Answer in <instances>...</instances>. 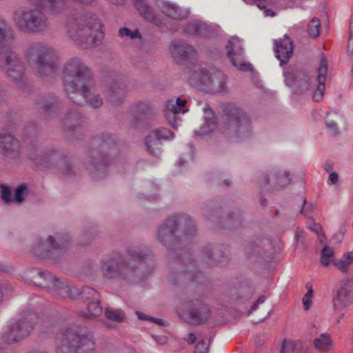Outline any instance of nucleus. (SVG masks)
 Listing matches in <instances>:
<instances>
[{
  "mask_svg": "<svg viewBox=\"0 0 353 353\" xmlns=\"http://www.w3.org/2000/svg\"><path fill=\"white\" fill-rule=\"evenodd\" d=\"M63 81L65 92L75 104L81 105L88 100L94 108L101 105L103 101L94 93L95 87L90 70L81 59L74 57L65 63Z\"/></svg>",
  "mask_w": 353,
  "mask_h": 353,
  "instance_id": "1",
  "label": "nucleus"
},
{
  "mask_svg": "<svg viewBox=\"0 0 353 353\" xmlns=\"http://www.w3.org/2000/svg\"><path fill=\"white\" fill-rule=\"evenodd\" d=\"M154 268V261L150 255L143 254L137 249L128 250L127 260L123 261L119 254H114L101 261V270L106 279H127L139 272H150Z\"/></svg>",
  "mask_w": 353,
  "mask_h": 353,
  "instance_id": "2",
  "label": "nucleus"
},
{
  "mask_svg": "<svg viewBox=\"0 0 353 353\" xmlns=\"http://www.w3.org/2000/svg\"><path fill=\"white\" fill-rule=\"evenodd\" d=\"M25 57L31 68L40 77L54 74L59 68V56L57 52L45 43L37 42L30 45L25 50Z\"/></svg>",
  "mask_w": 353,
  "mask_h": 353,
  "instance_id": "3",
  "label": "nucleus"
},
{
  "mask_svg": "<svg viewBox=\"0 0 353 353\" xmlns=\"http://www.w3.org/2000/svg\"><path fill=\"white\" fill-rule=\"evenodd\" d=\"M317 72V78L312 81L303 73L295 75L292 72H286L284 74L285 81L286 85L293 88L296 93L312 91L313 100L319 101L324 95L325 81L327 72V65L325 58L321 59Z\"/></svg>",
  "mask_w": 353,
  "mask_h": 353,
  "instance_id": "4",
  "label": "nucleus"
},
{
  "mask_svg": "<svg viewBox=\"0 0 353 353\" xmlns=\"http://www.w3.org/2000/svg\"><path fill=\"white\" fill-rule=\"evenodd\" d=\"M8 23L0 16V68L15 81L22 80L24 66L16 52L10 48V41L6 36Z\"/></svg>",
  "mask_w": 353,
  "mask_h": 353,
  "instance_id": "5",
  "label": "nucleus"
},
{
  "mask_svg": "<svg viewBox=\"0 0 353 353\" xmlns=\"http://www.w3.org/2000/svg\"><path fill=\"white\" fill-rule=\"evenodd\" d=\"M83 19L71 18L67 23L68 34L69 37L83 48H87L96 43V37L103 35V26L94 17H90L86 26L81 22Z\"/></svg>",
  "mask_w": 353,
  "mask_h": 353,
  "instance_id": "6",
  "label": "nucleus"
},
{
  "mask_svg": "<svg viewBox=\"0 0 353 353\" xmlns=\"http://www.w3.org/2000/svg\"><path fill=\"white\" fill-rule=\"evenodd\" d=\"M57 340V353H89L94 348L92 335L69 328L59 332Z\"/></svg>",
  "mask_w": 353,
  "mask_h": 353,
  "instance_id": "7",
  "label": "nucleus"
},
{
  "mask_svg": "<svg viewBox=\"0 0 353 353\" xmlns=\"http://www.w3.org/2000/svg\"><path fill=\"white\" fill-rule=\"evenodd\" d=\"M225 116V130L234 137L243 139L248 137L251 132L250 121L248 115L233 104L223 105Z\"/></svg>",
  "mask_w": 353,
  "mask_h": 353,
  "instance_id": "8",
  "label": "nucleus"
},
{
  "mask_svg": "<svg viewBox=\"0 0 353 353\" xmlns=\"http://www.w3.org/2000/svg\"><path fill=\"white\" fill-rule=\"evenodd\" d=\"M15 26L22 32H39L48 27V20L44 14L38 9L20 8L13 15Z\"/></svg>",
  "mask_w": 353,
  "mask_h": 353,
  "instance_id": "9",
  "label": "nucleus"
},
{
  "mask_svg": "<svg viewBox=\"0 0 353 353\" xmlns=\"http://www.w3.org/2000/svg\"><path fill=\"white\" fill-rule=\"evenodd\" d=\"M179 230H181L185 236H192L196 231L194 223L189 216L174 215L160 226L157 233L158 238L163 243L170 241L174 237L175 232Z\"/></svg>",
  "mask_w": 353,
  "mask_h": 353,
  "instance_id": "10",
  "label": "nucleus"
},
{
  "mask_svg": "<svg viewBox=\"0 0 353 353\" xmlns=\"http://www.w3.org/2000/svg\"><path fill=\"white\" fill-rule=\"evenodd\" d=\"M190 82L194 86L212 93L225 91L226 88L225 74L214 68L202 69L199 74H194L190 78Z\"/></svg>",
  "mask_w": 353,
  "mask_h": 353,
  "instance_id": "11",
  "label": "nucleus"
},
{
  "mask_svg": "<svg viewBox=\"0 0 353 353\" xmlns=\"http://www.w3.org/2000/svg\"><path fill=\"white\" fill-rule=\"evenodd\" d=\"M37 275L43 279V282L37 285L47 289L54 297L74 299L79 296L78 288L70 286L67 281H60L49 272H39Z\"/></svg>",
  "mask_w": 353,
  "mask_h": 353,
  "instance_id": "12",
  "label": "nucleus"
},
{
  "mask_svg": "<svg viewBox=\"0 0 353 353\" xmlns=\"http://www.w3.org/2000/svg\"><path fill=\"white\" fill-rule=\"evenodd\" d=\"M38 315L33 312H28L13 324L9 331L3 333V340L8 343H12L21 340L29 335L34 326L39 322Z\"/></svg>",
  "mask_w": 353,
  "mask_h": 353,
  "instance_id": "13",
  "label": "nucleus"
},
{
  "mask_svg": "<svg viewBox=\"0 0 353 353\" xmlns=\"http://www.w3.org/2000/svg\"><path fill=\"white\" fill-rule=\"evenodd\" d=\"M353 303V284L350 280L341 281L334 292L332 305L334 311L343 312Z\"/></svg>",
  "mask_w": 353,
  "mask_h": 353,
  "instance_id": "14",
  "label": "nucleus"
},
{
  "mask_svg": "<svg viewBox=\"0 0 353 353\" xmlns=\"http://www.w3.org/2000/svg\"><path fill=\"white\" fill-rule=\"evenodd\" d=\"M190 310L187 312H179V315L183 321L191 324L205 323L210 316V310L203 302L196 299L188 303Z\"/></svg>",
  "mask_w": 353,
  "mask_h": 353,
  "instance_id": "15",
  "label": "nucleus"
},
{
  "mask_svg": "<svg viewBox=\"0 0 353 353\" xmlns=\"http://www.w3.org/2000/svg\"><path fill=\"white\" fill-rule=\"evenodd\" d=\"M80 294L82 299L88 301L86 311L81 312V315L83 318L91 319L101 314L103 309L99 299V294L94 289L84 287L81 292L79 291Z\"/></svg>",
  "mask_w": 353,
  "mask_h": 353,
  "instance_id": "16",
  "label": "nucleus"
},
{
  "mask_svg": "<svg viewBox=\"0 0 353 353\" xmlns=\"http://www.w3.org/2000/svg\"><path fill=\"white\" fill-rule=\"evenodd\" d=\"M174 134L168 129L165 128H157L150 132L145 139V146L148 152L155 157L161 153L160 145L162 141L172 139Z\"/></svg>",
  "mask_w": 353,
  "mask_h": 353,
  "instance_id": "17",
  "label": "nucleus"
},
{
  "mask_svg": "<svg viewBox=\"0 0 353 353\" xmlns=\"http://www.w3.org/2000/svg\"><path fill=\"white\" fill-rule=\"evenodd\" d=\"M226 48L228 57L234 67L242 71L252 70V65L244 61L243 50L238 39L229 41Z\"/></svg>",
  "mask_w": 353,
  "mask_h": 353,
  "instance_id": "18",
  "label": "nucleus"
},
{
  "mask_svg": "<svg viewBox=\"0 0 353 353\" xmlns=\"http://www.w3.org/2000/svg\"><path fill=\"white\" fill-rule=\"evenodd\" d=\"M58 240L59 242H57L53 236H49L47 242L39 243L34 248V254L41 258L52 257L55 254H60L65 248L66 241L63 242L59 237Z\"/></svg>",
  "mask_w": 353,
  "mask_h": 353,
  "instance_id": "19",
  "label": "nucleus"
},
{
  "mask_svg": "<svg viewBox=\"0 0 353 353\" xmlns=\"http://www.w3.org/2000/svg\"><path fill=\"white\" fill-rule=\"evenodd\" d=\"M186 100L180 98L169 100L165 108V117L172 128H176L177 119L179 114H184L188 112L185 108Z\"/></svg>",
  "mask_w": 353,
  "mask_h": 353,
  "instance_id": "20",
  "label": "nucleus"
},
{
  "mask_svg": "<svg viewBox=\"0 0 353 353\" xmlns=\"http://www.w3.org/2000/svg\"><path fill=\"white\" fill-rule=\"evenodd\" d=\"M276 57L280 61L281 65L286 63L293 54V43L290 39L285 35L283 39L274 43Z\"/></svg>",
  "mask_w": 353,
  "mask_h": 353,
  "instance_id": "21",
  "label": "nucleus"
},
{
  "mask_svg": "<svg viewBox=\"0 0 353 353\" xmlns=\"http://www.w3.org/2000/svg\"><path fill=\"white\" fill-rule=\"evenodd\" d=\"M172 57L176 60L189 58L195 54L194 49L183 42L172 43L170 46Z\"/></svg>",
  "mask_w": 353,
  "mask_h": 353,
  "instance_id": "22",
  "label": "nucleus"
},
{
  "mask_svg": "<svg viewBox=\"0 0 353 353\" xmlns=\"http://www.w3.org/2000/svg\"><path fill=\"white\" fill-rule=\"evenodd\" d=\"M314 347L323 353H332L334 352V343L331 336L327 333H323L313 341Z\"/></svg>",
  "mask_w": 353,
  "mask_h": 353,
  "instance_id": "23",
  "label": "nucleus"
},
{
  "mask_svg": "<svg viewBox=\"0 0 353 353\" xmlns=\"http://www.w3.org/2000/svg\"><path fill=\"white\" fill-rule=\"evenodd\" d=\"M204 123L201 127L200 130L196 134H199V135H205L210 133L216 128V119L214 117L213 112L212 110L209 108L205 107L204 108Z\"/></svg>",
  "mask_w": 353,
  "mask_h": 353,
  "instance_id": "24",
  "label": "nucleus"
},
{
  "mask_svg": "<svg viewBox=\"0 0 353 353\" xmlns=\"http://www.w3.org/2000/svg\"><path fill=\"white\" fill-rule=\"evenodd\" d=\"M19 141L9 135H0V152L7 154L19 148Z\"/></svg>",
  "mask_w": 353,
  "mask_h": 353,
  "instance_id": "25",
  "label": "nucleus"
},
{
  "mask_svg": "<svg viewBox=\"0 0 353 353\" xmlns=\"http://www.w3.org/2000/svg\"><path fill=\"white\" fill-rule=\"evenodd\" d=\"M37 105L41 114H47L49 117H52L57 110V99L54 97L42 100L37 103Z\"/></svg>",
  "mask_w": 353,
  "mask_h": 353,
  "instance_id": "26",
  "label": "nucleus"
},
{
  "mask_svg": "<svg viewBox=\"0 0 353 353\" xmlns=\"http://www.w3.org/2000/svg\"><path fill=\"white\" fill-rule=\"evenodd\" d=\"M135 6L145 19L154 24H158L157 19L153 14L150 8L147 6L143 0H136Z\"/></svg>",
  "mask_w": 353,
  "mask_h": 353,
  "instance_id": "27",
  "label": "nucleus"
},
{
  "mask_svg": "<svg viewBox=\"0 0 353 353\" xmlns=\"http://www.w3.org/2000/svg\"><path fill=\"white\" fill-rule=\"evenodd\" d=\"M125 93V86L123 83L114 85L110 94L107 95L112 103L118 104Z\"/></svg>",
  "mask_w": 353,
  "mask_h": 353,
  "instance_id": "28",
  "label": "nucleus"
},
{
  "mask_svg": "<svg viewBox=\"0 0 353 353\" xmlns=\"http://www.w3.org/2000/svg\"><path fill=\"white\" fill-rule=\"evenodd\" d=\"M163 12L169 17L174 19H180L182 18L181 9L174 4L165 3L163 7Z\"/></svg>",
  "mask_w": 353,
  "mask_h": 353,
  "instance_id": "29",
  "label": "nucleus"
},
{
  "mask_svg": "<svg viewBox=\"0 0 353 353\" xmlns=\"http://www.w3.org/2000/svg\"><path fill=\"white\" fill-rule=\"evenodd\" d=\"M352 261H353V252L345 254L343 259L338 261L334 264L339 270L343 272H346Z\"/></svg>",
  "mask_w": 353,
  "mask_h": 353,
  "instance_id": "30",
  "label": "nucleus"
},
{
  "mask_svg": "<svg viewBox=\"0 0 353 353\" xmlns=\"http://www.w3.org/2000/svg\"><path fill=\"white\" fill-rule=\"evenodd\" d=\"M105 315L107 319L118 322L122 321L124 318V313L122 310L112 308H106Z\"/></svg>",
  "mask_w": 353,
  "mask_h": 353,
  "instance_id": "31",
  "label": "nucleus"
},
{
  "mask_svg": "<svg viewBox=\"0 0 353 353\" xmlns=\"http://www.w3.org/2000/svg\"><path fill=\"white\" fill-rule=\"evenodd\" d=\"M203 27L197 21H190L185 26L184 31L189 34H201Z\"/></svg>",
  "mask_w": 353,
  "mask_h": 353,
  "instance_id": "32",
  "label": "nucleus"
},
{
  "mask_svg": "<svg viewBox=\"0 0 353 353\" xmlns=\"http://www.w3.org/2000/svg\"><path fill=\"white\" fill-rule=\"evenodd\" d=\"M321 28V21L317 18L311 20L308 25V34L311 37L316 38L319 37Z\"/></svg>",
  "mask_w": 353,
  "mask_h": 353,
  "instance_id": "33",
  "label": "nucleus"
},
{
  "mask_svg": "<svg viewBox=\"0 0 353 353\" xmlns=\"http://www.w3.org/2000/svg\"><path fill=\"white\" fill-rule=\"evenodd\" d=\"M305 288L307 290V293L304 295L302 303L303 305V307L305 310H308L312 303V298L313 296V289L312 285L309 283H306Z\"/></svg>",
  "mask_w": 353,
  "mask_h": 353,
  "instance_id": "34",
  "label": "nucleus"
},
{
  "mask_svg": "<svg viewBox=\"0 0 353 353\" xmlns=\"http://www.w3.org/2000/svg\"><path fill=\"white\" fill-rule=\"evenodd\" d=\"M334 256V251L327 247H325L321 252V263L326 266L332 261Z\"/></svg>",
  "mask_w": 353,
  "mask_h": 353,
  "instance_id": "35",
  "label": "nucleus"
},
{
  "mask_svg": "<svg viewBox=\"0 0 353 353\" xmlns=\"http://www.w3.org/2000/svg\"><path fill=\"white\" fill-rule=\"evenodd\" d=\"M81 121V117L79 114L75 111L74 112H70L68 114L65 119V125L69 127L75 126L76 125H79Z\"/></svg>",
  "mask_w": 353,
  "mask_h": 353,
  "instance_id": "36",
  "label": "nucleus"
},
{
  "mask_svg": "<svg viewBox=\"0 0 353 353\" xmlns=\"http://www.w3.org/2000/svg\"><path fill=\"white\" fill-rule=\"evenodd\" d=\"M296 344L293 341L285 339L280 353H294Z\"/></svg>",
  "mask_w": 353,
  "mask_h": 353,
  "instance_id": "37",
  "label": "nucleus"
},
{
  "mask_svg": "<svg viewBox=\"0 0 353 353\" xmlns=\"http://www.w3.org/2000/svg\"><path fill=\"white\" fill-rule=\"evenodd\" d=\"M277 186L275 187L276 189L281 188L289 184L290 178L289 174L287 172H284L283 174H281L276 176Z\"/></svg>",
  "mask_w": 353,
  "mask_h": 353,
  "instance_id": "38",
  "label": "nucleus"
},
{
  "mask_svg": "<svg viewBox=\"0 0 353 353\" xmlns=\"http://www.w3.org/2000/svg\"><path fill=\"white\" fill-rule=\"evenodd\" d=\"M27 190V187L26 185H19L15 191L14 197L13 198V201L20 203L23 199V194Z\"/></svg>",
  "mask_w": 353,
  "mask_h": 353,
  "instance_id": "39",
  "label": "nucleus"
},
{
  "mask_svg": "<svg viewBox=\"0 0 353 353\" xmlns=\"http://www.w3.org/2000/svg\"><path fill=\"white\" fill-rule=\"evenodd\" d=\"M0 187L1 189L2 199L6 203H9L11 201H13V199L11 198V192H10L9 188L4 185H1Z\"/></svg>",
  "mask_w": 353,
  "mask_h": 353,
  "instance_id": "40",
  "label": "nucleus"
},
{
  "mask_svg": "<svg viewBox=\"0 0 353 353\" xmlns=\"http://www.w3.org/2000/svg\"><path fill=\"white\" fill-rule=\"evenodd\" d=\"M119 35L121 37H130L131 39L139 37V32L137 30L131 32L128 28H123L119 30Z\"/></svg>",
  "mask_w": 353,
  "mask_h": 353,
  "instance_id": "41",
  "label": "nucleus"
},
{
  "mask_svg": "<svg viewBox=\"0 0 353 353\" xmlns=\"http://www.w3.org/2000/svg\"><path fill=\"white\" fill-rule=\"evenodd\" d=\"M326 128L332 135H336L339 132L338 126L334 120L327 119L326 121Z\"/></svg>",
  "mask_w": 353,
  "mask_h": 353,
  "instance_id": "42",
  "label": "nucleus"
},
{
  "mask_svg": "<svg viewBox=\"0 0 353 353\" xmlns=\"http://www.w3.org/2000/svg\"><path fill=\"white\" fill-rule=\"evenodd\" d=\"M150 110V107L145 103H140L136 107V111L139 114H147Z\"/></svg>",
  "mask_w": 353,
  "mask_h": 353,
  "instance_id": "43",
  "label": "nucleus"
},
{
  "mask_svg": "<svg viewBox=\"0 0 353 353\" xmlns=\"http://www.w3.org/2000/svg\"><path fill=\"white\" fill-rule=\"evenodd\" d=\"M307 225H308V228L311 230L315 232L318 234L320 241L321 243H323V239H325V236H324V234H319V232L321 231V226H320V225L316 224L315 223H313L312 225H310V223L309 222L307 223Z\"/></svg>",
  "mask_w": 353,
  "mask_h": 353,
  "instance_id": "44",
  "label": "nucleus"
},
{
  "mask_svg": "<svg viewBox=\"0 0 353 353\" xmlns=\"http://www.w3.org/2000/svg\"><path fill=\"white\" fill-rule=\"evenodd\" d=\"M136 314H137L138 318L141 320H149L150 321L154 322L155 323H157L158 325H163V322H162L161 319H156L152 317H148L147 316H145V314H143L139 312H136Z\"/></svg>",
  "mask_w": 353,
  "mask_h": 353,
  "instance_id": "45",
  "label": "nucleus"
},
{
  "mask_svg": "<svg viewBox=\"0 0 353 353\" xmlns=\"http://www.w3.org/2000/svg\"><path fill=\"white\" fill-rule=\"evenodd\" d=\"M196 350L199 353H206L208 350V345L205 341H199L196 345Z\"/></svg>",
  "mask_w": 353,
  "mask_h": 353,
  "instance_id": "46",
  "label": "nucleus"
},
{
  "mask_svg": "<svg viewBox=\"0 0 353 353\" xmlns=\"http://www.w3.org/2000/svg\"><path fill=\"white\" fill-rule=\"evenodd\" d=\"M338 181V174L336 172H332L328 178L327 183L329 185L334 184Z\"/></svg>",
  "mask_w": 353,
  "mask_h": 353,
  "instance_id": "47",
  "label": "nucleus"
},
{
  "mask_svg": "<svg viewBox=\"0 0 353 353\" xmlns=\"http://www.w3.org/2000/svg\"><path fill=\"white\" fill-rule=\"evenodd\" d=\"M186 274L188 275V278L192 281H197V277L199 276H201L203 274L202 272H187Z\"/></svg>",
  "mask_w": 353,
  "mask_h": 353,
  "instance_id": "48",
  "label": "nucleus"
},
{
  "mask_svg": "<svg viewBox=\"0 0 353 353\" xmlns=\"http://www.w3.org/2000/svg\"><path fill=\"white\" fill-rule=\"evenodd\" d=\"M152 338L155 340V341L159 344H164L167 342V339L165 336H159L152 335Z\"/></svg>",
  "mask_w": 353,
  "mask_h": 353,
  "instance_id": "49",
  "label": "nucleus"
},
{
  "mask_svg": "<svg viewBox=\"0 0 353 353\" xmlns=\"http://www.w3.org/2000/svg\"><path fill=\"white\" fill-rule=\"evenodd\" d=\"M196 336L194 333H190L188 335V338H187V341L190 343V344H192L195 342L196 341Z\"/></svg>",
  "mask_w": 353,
  "mask_h": 353,
  "instance_id": "50",
  "label": "nucleus"
},
{
  "mask_svg": "<svg viewBox=\"0 0 353 353\" xmlns=\"http://www.w3.org/2000/svg\"><path fill=\"white\" fill-rule=\"evenodd\" d=\"M264 301H265L264 297L261 296V297L259 298L258 300L256 301V303L252 306V310H255L256 308L257 305L259 304L263 303Z\"/></svg>",
  "mask_w": 353,
  "mask_h": 353,
  "instance_id": "51",
  "label": "nucleus"
},
{
  "mask_svg": "<svg viewBox=\"0 0 353 353\" xmlns=\"http://www.w3.org/2000/svg\"><path fill=\"white\" fill-rule=\"evenodd\" d=\"M352 39H353V22L352 21L350 25L349 41H350Z\"/></svg>",
  "mask_w": 353,
  "mask_h": 353,
  "instance_id": "52",
  "label": "nucleus"
},
{
  "mask_svg": "<svg viewBox=\"0 0 353 353\" xmlns=\"http://www.w3.org/2000/svg\"><path fill=\"white\" fill-rule=\"evenodd\" d=\"M341 312V314L336 318V324H339L341 322V321L343 320V317H344V314L342 312Z\"/></svg>",
  "mask_w": 353,
  "mask_h": 353,
  "instance_id": "53",
  "label": "nucleus"
},
{
  "mask_svg": "<svg viewBox=\"0 0 353 353\" xmlns=\"http://www.w3.org/2000/svg\"><path fill=\"white\" fill-rule=\"evenodd\" d=\"M305 205H306V200L304 199V201H303V208H302V209L301 210V213L303 214H305V216H307L308 213L305 211Z\"/></svg>",
  "mask_w": 353,
  "mask_h": 353,
  "instance_id": "54",
  "label": "nucleus"
},
{
  "mask_svg": "<svg viewBox=\"0 0 353 353\" xmlns=\"http://www.w3.org/2000/svg\"><path fill=\"white\" fill-rule=\"evenodd\" d=\"M265 15L266 16L274 17V12H272L271 10H265Z\"/></svg>",
  "mask_w": 353,
  "mask_h": 353,
  "instance_id": "55",
  "label": "nucleus"
},
{
  "mask_svg": "<svg viewBox=\"0 0 353 353\" xmlns=\"http://www.w3.org/2000/svg\"><path fill=\"white\" fill-rule=\"evenodd\" d=\"M206 254H207L208 258H211L213 256V254L211 253V250H210V252L207 251Z\"/></svg>",
  "mask_w": 353,
  "mask_h": 353,
  "instance_id": "56",
  "label": "nucleus"
},
{
  "mask_svg": "<svg viewBox=\"0 0 353 353\" xmlns=\"http://www.w3.org/2000/svg\"><path fill=\"white\" fill-rule=\"evenodd\" d=\"M101 169L104 168V166L102 164L97 163V168L98 170H99V168H101Z\"/></svg>",
  "mask_w": 353,
  "mask_h": 353,
  "instance_id": "57",
  "label": "nucleus"
},
{
  "mask_svg": "<svg viewBox=\"0 0 353 353\" xmlns=\"http://www.w3.org/2000/svg\"><path fill=\"white\" fill-rule=\"evenodd\" d=\"M264 181H265V184H268L269 183V178H268V176H265V179H264Z\"/></svg>",
  "mask_w": 353,
  "mask_h": 353,
  "instance_id": "58",
  "label": "nucleus"
},
{
  "mask_svg": "<svg viewBox=\"0 0 353 353\" xmlns=\"http://www.w3.org/2000/svg\"><path fill=\"white\" fill-rule=\"evenodd\" d=\"M0 270H4V269L3 268V265L0 264Z\"/></svg>",
  "mask_w": 353,
  "mask_h": 353,
  "instance_id": "59",
  "label": "nucleus"
},
{
  "mask_svg": "<svg viewBox=\"0 0 353 353\" xmlns=\"http://www.w3.org/2000/svg\"><path fill=\"white\" fill-rule=\"evenodd\" d=\"M92 176H93V178H94V179H97V176H95V174H94V173H93Z\"/></svg>",
  "mask_w": 353,
  "mask_h": 353,
  "instance_id": "60",
  "label": "nucleus"
},
{
  "mask_svg": "<svg viewBox=\"0 0 353 353\" xmlns=\"http://www.w3.org/2000/svg\"><path fill=\"white\" fill-rule=\"evenodd\" d=\"M258 6L260 8H263L264 6H261V4H259Z\"/></svg>",
  "mask_w": 353,
  "mask_h": 353,
  "instance_id": "61",
  "label": "nucleus"
},
{
  "mask_svg": "<svg viewBox=\"0 0 353 353\" xmlns=\"http://www.w3.org/2000/svg\"><path fill=\"white\" fill-rule=\"evenodd\" d=\"M36 163L37 164H42L43 163L42 162H39V161H37Z\"/></svg>",
  "mask_w": 353,
  "mask_h": 353,
  "instance_id": "62",
  "label": "nucleus"
}]
</instances>
